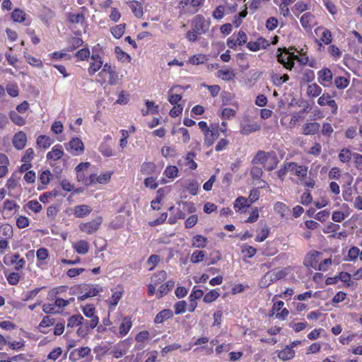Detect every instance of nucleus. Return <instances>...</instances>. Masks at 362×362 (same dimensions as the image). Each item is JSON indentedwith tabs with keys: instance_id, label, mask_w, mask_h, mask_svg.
<instances>
[{
	"instance_id": "f03ea898",
	"label": "nucleus",
	"mask_w": 362,
	"mask_h": 362,
	"mask_svg": "<svg viewBox=\"0 0 362 362\" xmlns=\"http://www.w3.org/2000/svg\"><path fill=\"white\" fill-rule=\"evenodd\" d=\"M220 132H223L217 123L210 125V129L204 133V144L206 146H211L214 141L219 137Z\"/></svg>"
},
{
	"instance_id": "dca6fc26",
	"label": "nucleus",
	"mask_w": 362,
	"mask_h": 362,
	"mask_svg": "<svg viewBox=\"0 0 362 362\" xmlns=\"http://www.w3.org/2000/svg\"><path fill=\"white\" fill-rule=\"evenodd\" d=\"M26 134L22 131L16 133L13 138V144L14 147L18 150L23 149L26 144Z\"/></svg>"
},
{
	"instance_id": "473e14b6",
	"label": "nucleus",
	"mask_w": 362,
	"mask_h": 362,
	"mask_svg": "<svg viewBox=\"0 0 362 362\" xmlns=\"http://www.w3.org/2000/svg\"><path fill=\"white\" fill-rule=\"evenodd\" d=\"M284 54L283 53L277 54L278 62L283 64L286 69L291 70L295 63L292 62V60L288 61V59H286V57L288 56V54H286V48H284Z\"/></svg>"
},
{
	"instance_id": "4c0bfd02",
	"label": "nucleus",
	"mask_w": 362,
	"mask_h": 362,
	"mask_svg": "<svg viewBox=\"0 0 362 362\" xmlns=\"http://www.w3.org/2000/svg\"><path fill=\"white\" fill-rule=\"evenodd\" d=\"M295 356V351L291 348L286 347L278 353V357L282 361H287L293 358Z\"/></svg>"
},
{
	"instance_id": "9d476101",
	"label": "nucleus",
	"mask_w": 362,
	"mask_h": 362,
	"mask_svg": "<svg viewBox=\"0 0 362 362\" xmlns=\"http://www.w3.org/2000/svg\"><path fill=\"white\" fill-rule=\"evenodd\" d=\"M66 150L74 156H80L84 152V145L78 137L71 139L67 144Z\"/></svg>"
},
{
	"instance_id": "603ef678",
	"label": "nucleus",
	"mask_w": 362,
	"mask_h": 362,
	"mask_svg": "<svg viewBox=\"0 0 362 362\" xmlns=\"http://www.w3.org/2000/svg\"><path fill=\"white\" fill-rule=\"evenodd\" d=\"M0 231L6 238H11L13 236V228L9 224H3L0 227Z\"/></svg>"
},
{
	"instance_id": "e2e57ef3",
	"label": "nucleus",
	"mask_w": 362,
	"mask_h": 362,
	"mask_svg": "<svg viewBox=\"0 0 362 362\" xmlns=\"http://www.w3.org/2000/svg\"><path fill=\"white\" fill-rule=\"evenodd\" d=\"M90 53L88 48H83L76 53V57L79 60L84 61L90 57Z\"/></svg>"
},
{
	"instance_id": "2f4dec72",
	"label": "nucleus",
	"mask_w": 362,
	"mask_h": 362,
	"mask_svg": "<svg viewBox=\"0 0 362 362\" xmlns=\"http://www.w3.org/2000/svg\"><path fill=\"white\" fill-rule=\"evenodd\" d=\"M208 60V57L205 54H198L190 57L187 62L192 65H199L205 63Z\"/></svg>"
},
{
	"instance_id": "20e7f679",
	"label": "nucleus",
	"mask_w": 362,
	"mask_h": 362,
	"mask_svg": "<svg viewBox=\"0 0 362 362\" xmlns=\"http://www.w3.org/2000/svg\"><path fill=\"white\" fill-rule=\"evenodd\" d=\"M261 125L249 117H245L240 122V132L243 134H250L259 131Z\"/></svg>"
},
{
	"instance_id": "6e6552de",
	"label": "nucleus",
	"mask_w": 362,
	"mask_h": 362,
	"mask_svg": "<svg viewBox=\"0 0 362 362\" xmlns=\"http://www.w3.org/2000/svg\"><path fill=\"white\" fill-rule=\"evenodd\" d=\"M130 345L131 344L128 339L119 341L112 348L110 354L115 358H120L127 354Z\"/></svg>"
},
{
	"instance_id": "1a4fd4ad",
	"label": "nucleus",
	"mask_w": 362,
	"mask_h": 362,
	"mask_svg": "<svg viewBox=\"0 0 362 362\" xmlns=\"http://www.w3.org/2000/svg\"><path fill=\"white\" fill-rule=\"evenodd\" d=\"M98 150L105 157H111L115 155L112 148V138L110 135L108 134L104 136L103 141L99 146Z\"/></svg>"
},
{
	"instance_id": "79ce46f5",
	"label": "nucleus",
	"mask_w": 362,
	"mask_h": 362,
	"mask_svg": "<svg viewBox=\"0 0 362 362\" xmlns=\"http://www.w3.org/2000/svg\"><path fill=\"white\" fill-rule=\"evenodd\" d=\"M178 173V168L176 166L168 165L164 170L163 174L168 178L174 179L177 177Z\"/></svg>"
},
{
	"instance_id": "8fccbe9b",
	"label": "nucleus",
	"mask_w": 362,
	"mask_h": 362,
	"mask_svg": "<svg viewBox=\"0 0 362 362\" xmlns=\"http://www.w3.org/2000/svg\"><path fill=\"white\" fill-rule=\"evenodd\" d=\"M82 312L83 315L88 318L97 316L95 315V308L93 306V305L91 304L86 305L84 307H83Z\"/></svg>"
},
{
	"instance_id": "338daca9",
	"label": "nucleus",
	"mask_w": 362,
	"mask_h": 362,
	"mask_svg": "<svg viewBox=\"0 0 362 362\" xmlns=\"http://www.w3.org/2000/svg\"><path fill=\"white\" fill-rule=\"evenodd\" d=\"M28 208L35 213H38L42 210V205L37 200H31L27 204Z\"/></svg>"
},
{
	"instance_id": "864d4df0",
	"label": "nucleus",
	"mask_w": 362,
	"mask_h": 362,
	"mask_svg": "<svg viewBox=\"0 0 362 362\" xmlns=\"http://www.w3.org/2000/svg\"><path fill=\"white\" fill-rule=\"evenodd\" d=\"M167 276V274L165 271H160L151 277V282L155 285L160 284L163 281Z\"/></svg>"
},
{
	"instance_id": "f257e3e1",
	"label": "nucleus",
	"mask_w": 362,
	"mask_h": 362,
	"mask_svg": "<svg viewBox=\"0 0 362 362\" xmlns=\"http://www.w3.org/2000/svg\"><path fill=\"white\" fill-rule=\"evenodd\" d=\"M89 166L90 163L86 162L80 163L75 168L78 182H81L86 186L93 185V179L95 178L94 176H92V174L88 177L86 175L85 170H86Z\"/></svg>"
},
{
	"instance_id": "a211bd4d",
	"label": "nucleus",
	"mask_w": 362,
	"mask_h": 362,
	"mask_svg": "<svg viewBox=\"0 0 362 362\" xmlns=\"http://www.w3.org/2000/svg\"><path fill=\"white\" fill-rule=\"evenodd\" d=\"M246 34L243 31L240 30L236 37H233L232 39L228 40V47L233 48L237 45H241L246 42Z\"/></svg>"
},
{
	"instance_id": "ddd939ff",
	"label": "nucleus",
	"mask_w": 362,
	"mask_h": 362,
	"mask_svg": "<svg viewBox=\"0 0 362 362\" xmlns=\"http://www.w3.org/2000/svg\"><path fill=\"white\" fill-rule=\"evenodd\" d=\"M90 58L91 62L88 69V72L90 76H93L101 69L103 66V61L101 57L98 53L92 54Z\"/></svg>"
},
{
	"instance_id": "09e8293b",
	"label": "nucleus",
	"mask_w": 362,
	"mask_h": 362,
	"mask_svg": "<svg viewBox=\"0 0 362 362\" xmlns=\"http://www.w3.org/2000/svg\"><path fill=\"white\" fill-rule=\"evenodd\" d=\"M68 287L66 286H60L52 288L48 293V299H54V298L59 293L66 292Z\"/></svg>"
},
{
	"instance_id": "393cba45",
	"label": "nucleus",
	"mask_w": 362,
	"mask_h": 362,
	"mask_svg": "<svg viewBox=\"0 0 362 362\" xmlns=\"http://www.w3.org/2000/svg\"><path fill=\"white\" fill-rule=\"evenodd\" d=\"M112 175V172H105L98 175L96 174H92L95 178L93 179V185L95 184H106L107 183Z\"/></svg>"
},
{
	"instance_id": "6ab92c4d",
	"label": "nucleus",
	"mask_w": 362,
	"mask_h": 362,
	"mask_svg": "<svg viewBox=\"0 0 362 362\" xmlns=\"http://www.w3.org/2000/svg\"><path fill=\"white\" fill-rule=\"evenodd\" d=\"M123 296L122 290L113 291L111 297L107 300L110 310H113Z\"/></svg>"
},
{
	"instance_id": "a878e982",
	"label": "nucleus",
	"mask_w": 362,
	"mask_h": 362,
	"mask_svg": "<svg viewBox=\"0 0 362 362\" xmlns=\"http://www.w3.org/2000/svg\"><path fill=\"white\" fill-rule=\"evenodd\" d=\"M173 316L172 310L169 309H165L158 313L154 319V322L156 324H160L164 322L165 320L170 318Z\"/></svg>"
},
{
	"instance_id": "9b49d317",
	"label": "nucleus",
	"mask_w": 362,
	"mask_h": 362,
	"mask_svg": "<svg viewBox=\"0 0 362 362\" xmlns=\"http://www.w3.org/2000/svg\"><path fill=\"white\" fill-rule=\"evenodd\" d=\"M132 327V322L129 317H125L123 318L119 327V332L116 333V327H112L110 328V329L115 333L117 337H123L126 336L129 332L130 331L131 328Z\"/></svg>"
},
{
	"instance_id": "39448f33",
	"label": "nucleus",
	"mask_w": 362,
	"mask_h": 362,
	"mask_svg": "<svg viewBox=\"0 0 362 362\" xmlns=\"http://www.w3.org/2000/svg\"><path fill=\"white\" fill-rule=\"evenodd\" d=\"M287 170H289L291 174L298 177V181L296 182L297 184H299L300 182H301L308 174V167L299 165L295 162H288Z\"/></svg>"
},
{
	"instance_id": "7c9ffc66",
	"label": "nucleus",
	"mask_w": 362,
	"mask_h": 362,
	"mask_svg": "<svg viewBox=\"0 0 362 362\" xmlns=\"http://www.w3.org/2000/svg\"><path fill=\"white\" fill-rule=\"evenodd\" d=\"M314 18H315L313 14H311L310 13L308 12V13H304L301 16L300 21L302 26L304 28L310 29L312 27V23L314 21Z\"/></svg>"
},
{
	"instance_id": "c03bdc74",
	"label": "nucleus",
	"mask_w": 362,
	"mask_h": 362,
	"mask_svg": "<svg viewBox=\"0 0 362 362\" xmlns=\"http://www.w3.org/2000/svg\"><path fill=\"white\" fill-rule=\"evenodd\" d=\"M25 13L21 9H15L12 12L11 18L12 19L18 23H22L25 20Z\"/></svg>"
},
{
	"instance_id": "72a5a7b5",
	"label": "nucleus",
	"mask_w": 362,
	"mask_h": 362,
	"mask_svg": "<svg viewBox=\"0 0 362 362\" xmlns=\"http://www.w3.org/2000/svg\"><path fill=\"white\" fill-rule=\"evenodd\" d=\"M52 143L53 141L51 139V138L46 135L39 136L37 139V146L44 149L48 148Z\"/></svg>"
},
{
	"instance_id": "0e129e2a",
	"label": "nucleus",
	"mask_w": 362,
	"mask_h": 362,
	"mask_svg": "<svg viewBox=\"0 0 362 362\" xmlns=\"http://www.w3.org/2000/svg\"><path fill=\"white\" fill-rule=\"evenodd\" d=\"M257 250L255 247L250 245H244L242 247V253L245 257H253Z\"/></svg>"
},
{
	"instance_id": "ea45409f",
	"label": "nucleus",
	"mask_w": 362,
	"mask_h": 362,
	"mask_svg": "<svg viewBox=\"0 0 362 362\" xmlns=\"http://www.w3.org/2000/svg\"><path fill=\"white\" fill-rule=\"evenodd\" d=\"M9 117L11 121L18 126H23L25 124V119L16 111H11Z\"/></svg>"
},
{
	"instance_id": "49530a36",
	"label": "nucleus",
	"mask_w": 362,
	"mask_h": 362,
	"mask_svg": "<svg viewBox=\"0 0 362 362\" xmlns=\"http://www.w3.org/2000/svg\"><path fill=\"white\" fill-rule=\"evenodd\" d=\"M353 153H351V151L348 148H343L341 150L339 154V160L343 163H347L350 161Z\"/></svg>"
},
{
	"instance_id": "cd10ccee",
	"label": "nucleus",
	"mask_w": 362,
	"mask_h": 362,
	"mask_svg": "<svg viewBox=\"0 0 362 362\" xmlns=\"http://www.w3.org/2000/svg\"><path fill=\"white\" fill-rule=\"evenodd\" d=\"M81 325H86V322H84L83 317L81 315H72L67 320V326L70 327H74Z\"/></svg>"
},
{
	"instance_id": "b1692460",
	"label": "nucleus",
	"mask_w": 362,
	"mask_h": 362,
	"mask_svg": "<svg viewBox=\"0 0 362 362\" xmlns=\"http://www.w3.org/2000/svg\"><path fill=\"white\" fill-rule=\"evenodd\" d=\"M11 264L14 265L16 270L19 271L24 268L25 265V260L21 258L20 255L14 254L11 257Z\"/></svg>"
},
{
	"instance_id": "a19ab883",
	"label": "nucleus",
	"mask_w": 362,
	"mask_h": 362,
	"mask_svg": "<svg viewBox=\"0 0 362 362\" xmlns=\"http://www.w3.org/2000/svg\"><path fill=\"white\" fill-rule=\"evenodd\" d=\"M250 204V203L249 202L248 199L240 197L235 200L234 203V208L238 211H241L248 207Z\"/></svg>"
},
{
	"instance_id": "37998d69",
	"label": "nucleus",
	"mask_w": 362,
	"mask_h": 362,
	"mask_svg": "<svg viewBox=\"0 0 362 362\" xmlns=\"http://www.w3.org/2000/svg\"><path fill=\"white\" fill-rule=\"evenodd\" d=\"M334 84L337 88L344 89L349 86V81L346 77L337 76L334 79Z\"/></svg>"
},
{
	"instance_id": "412c9836",
	"label": "nucleus",
	"mask_w": 362,
	"mask_h": 362,
	"mask_svg": "<svg viewBox=\"0 0 362 362\" xmlns=\"http://www.w3.org/2000/svg\"><path fill=\"white\" fill-rule=\"evenodd\" d=\"M129 6L132 11L134 16L138 18H141L144 15L143 6L141 3L138 1H131L128 3Z\"/></svg>"
},
{
	"instance_id": "0eeeda50",
	"label": "nucleus",
	"mask_w": 362,
	"mask_h": 362,
	"mask_svg": "<svg viewBox=\"0 0 362 362\" xmlns=\"http://www.w3.org/2000/svg\"><path fill=\"white\" fill-rule=\"evenodd\" d=\"M102 222L103 218L98 216L90 221L81 223L79 229L87 234H93L99 229Z\"/></svg>"
},
{
	"instance_id": "13d9d810",
	"label": "nucleus",
	"mask_w": 362,
	"mask_h": 362,
	"mask_svg": "<svg viewBox=\"0 0 362 362\" xmlns=\"http://www.w3.org/2000/svg\"><path fill=\"white\" fill-rule=\"evenodd\" d=\"M174 308L175 315H180L181 313H185L187 308L186 301L180 300L177 302L174 305Z\"/></svg>"
},
{
	"instance_id": "774afa93",
	"label": "nucleus",
	"mask_w": 362,
	"mask_h": 362,
	"mask_svg": "<svg viewBox=\"0 0 362 362\" xmlns=\"http://www.w3.org/2000/svg\"><path fill=\"white\" fill-rule=\"evenodd\" d=\"M30 221L29 219L23 216H20L17 218L16 225L18 228H25L29 226Z\"/></svg>"
},
{
	"instance_id": "f704fd0d",
	"label": "nucleus",
	"mask_w": 362,
	"mask_h": 362,
	"mask_svg": "<svg viewBox=\"0 0 362 362\" xmlns=\"http://www.w3.org/2000/svg\"><path fill=\"white\" fill-rule=\"evenodd\" d=\"M208 240L206 238L201 235H194L192 240V245L194 247L204 248L206 247Z\"/></svg>"
},
{
	"instance_id": "4be33fe9",
	"label": "nucleus",
	"mask_w": 362,
	"mask_h": 362,
	"mask_svg": "<svg viewBox=\"0 0 362 362\" xmlns=\"http://www.w3.org/2000/svg\"><path fill=\"white\" fill-rule=\"evenodd\" d=\"M92 209L85 204L78 205L74 207V215L78 218L85 217L90 214Z\"/></svg>"
},
{
	"instance_id": "e433bc0d",
	"label": "nucleus",
	"mask_w": 362,
	"mask_h": 362,
	"mask_svg": "<svg viewBox=\"0 0 362 362\" xmlns=\"http://www.w3.org/2000/svg\"><path fill=\"white\" fill-rule=\"evenodd\" d=\"M322 88L317 83H314L308 85L307 88V94L309 97L315 98L319 96L322 93Z\"/></svg>"
},
{
	"instance_id": "bb28decb",
	"label": "nucleus",
	"mask_w": 362,
	"mask_h": 362,
	"mask_svg": "<svg viewBox=\"0 0 362 362\" xmlns=\"http://www.w3.org/2000/svg\"><path fill=\"white\" fill-rule=\"evenodd\" d=\"M320 124L317 122L306 123L303 125V133L305 135L315 134L318 132Z\"/></svg>"
},
{
	"instance_id": "5701e85b",
	"label": "nucleus",
	"mask_w": 362,
	"mask_h": 362,
	"mask_svg": "<svg viewBox=\"0 0 362 362\" xmlns=\"http://www.w3.org/2000/svg\"><path fill=\"white\" fill-rule=\"evenodd\" d=\"M54 323V320L53 318L49 317V316H45L42 318V321L40 322L38 325V329L40 332L46 334L48 332L47 329L51 326H52Z\"/></svg>"
},
{
	"instance_id": "aec40b11",
	"label": "nucleus",
	"mask_w": 362,
	"mask_h": 362,
	"mask_svg": "<svg viewBox=\"0 0 362 362\" xmlns=\"http://www.w3.org/2000/svg\"><path fill=\"white\" fill-rule=\"evenodd\" d=\"M72 247L78 254L81 255H85L89 250L88 243L83 240L73 243Z\"/></svg>"
},
{
	"instance_id": "3c124183",
	"label": "nucleus",
	"mask_w": 362,
	"mask_h": 362,
	"mask_svg": "<svg viewBox=\"0 0 362 362\" xmlns=\"http://www.w3.org/2000/svg\"><path fill=\"white\" fill-rule=\"evenodd\" d=\"M195 155L194 153H189L185 157V165L191 170H195L197 164L194 161Z\"/></svg>"
},
{
	"instance_id": "6e6d98bb",
	"label": "nucleus",
	"mask_w": 362,
	"mask_h": 362,
	"mask_svg": "<svg viewBox=\"0 0 362 362\" xmlns=\"http://www.w3.org/2000/svg\"><path fill=\"white\" fill-rule=\"evenodd\" d=\"M219 296V293L216 289L211 290L204 296L205 303H211Z\"/></svg>"
},
{
	"instance_id": "58836bf2",
	"label": "nucleus",
	"mask_w": 362,
	"mask_h": 362,
	"mask_svg": "<svg viewBox=\"0 0 362 362\" xmlns=\"http://www.w3.org/2000/svg\"><path fill=\"white\" fill-rule=\"evenodd\" d=\"M125 28L126 25L124 23H122L111 28L110 32L116 39H119L123 35Z\"/></svg>"
},
{
	"instance_id": "c9c22d12",
	"label": "nucleus",
	"mask_w": 362,
	"mask_h": 362,
	"mask_svg": "<svg viewBox=\"0 0 362 362\" xmlns=\"http://www.w3.org/2000/svg\"><path fill=\"white\" fill-rule=\"evenodd\" d=\"M276 276L274 272H267L264 277L262 279L260 284L262 287H266L271 284L272 283L277 281Z\"/></svg>"
},
{
	"instance_id": "7ed1b4c3",
	"label": "nucleus",
	"mask_w": 362,
	"mask_h": 362,
	"mask_svg": "<svg viewBox=\"0 0 362 362\" xmlns=\"http://www.w3.org/2000/svg\"><path fill=\"white\" fill-rule=\"evenodd\" d=\"M102 291L101 286L98 284L83 285L81 288L78 299L84 300L88 298L96 296Z\"/></svg>"
},
{
	"instance_id": "4d7b16f0",
	"label": "nucleus",
	"mask_w": 362,
	"mask_h": 362,
	"mask_svg": "<svg viewBox=\"0 0 362 362\" xmlns=\"http://www.w3.org/2000/svg\"><path fill=\"white\" fill-rule=\"evenodd\" d=\"M36 256L38 261L41 263H44L49 256L48 250L46 248L41 247L36 252Z\"/></svg>"
},
{
	"instance_id": "69168bd1",
	"label": "nucleus",
	"mask_w": 362,
	"mask_h": 362,
	"mask_svg": "<svg viewBox=\"0 0 362 362\" xmlns=\"http://www.w3.org/2000/svg\"><path fill=\"white\" fill-rule=\"evenodd\" d=\"M115 54L117 55V59L122 62H129L131 59L130 56L126 52H123L122 49L119 47H115Z\"/></svg>"
},
{
	"instance_id": "f8f14e48",
	"label": "nucleus",
	"mask_w": 362,
	"mask_h": 362,
	"mask_svg": "<svg viewBox=\"0 0 362 362\" xmlns=\"http://www.w3.org/2000/svg\"><path fill=\"white\" fill-rule=\"evenodd\" d=\"M179 86H173L168 91V100L172 105H185L182 100V95L179 93Z\"/></svg>"
},
{
	"instance_id": "c85d7f7f",
	"label": "nucleus",
	"mask_w": 362,
	"mask_h": 362,
	"mask_svg": "<svg viewBox=\"0 0 362 362\" xmlns=\"http://www.w3.org/2000/svg\"><path fill=\"white\" fill-rule=\"evenodd\" d=\"M185 187L192 195H196L199 187V184L198 181L195 180H187L185 182Z\"/></svg>"
},
{
	"instance_id": "4468645a",
	"label": "nucleus",
	"mask_w": 362,
	"mask_h": 362,
	"mask_svg": "<svg viewBox=\"0 0 362 362\" xmlns=\"http://www.w3.org/2000/svg\"><path fill=\"white\" fill-rule=\"evenodd\" d=\"M64 154L63 146L60 144L54 146L51 151L47 153L46 158L49 161H57L62 158Z\"/></svg>"
},
{
	"instance_id": "a18cd8bd",
	"label": "nucleus",
	"mask_w": 362,
	"mask_h": 362,
	"mask_svg": "<svg viewBox=\"0 0 362 362\" xmlns=\"http://www.w3.org/2000/svg\"><path fill=\"white\" fill-rule=\"evenodd\" d=\"M205 257V252L202 250H196L194 251L190 257V261L192 263H199L203 261Z\"/></svg>"
},
{
	"instance_id": "2eb2a0df",
	"label": "nucleus",
	"mask_w": 362,
	"mask_h": 362,
	"mask_svg": "<svg viewBox=\"0 0 362 362\" xmlns=\"http://www.w3.org/2000/svg\"><path fill=\"white\" fill-rule=\"evenodd\" d=\"M318 75V82L324 86H329L332 83V73L330 69L325 68L319 71L317 73Z\"/></svg>"
},
{
	"instance_id": "423d86ee",
	"label": "nucleus",
	"mask_w": 362,
	"mask_h": 362,
	"mask_svg": "<svg viewBox=\"0 0 362 362\" xmlns=\"http://www.w3.org/2000/svg\"><path fill=\"white\" fill-rule=\"evenodd\" d=\"M210 20L201 15H197L192 21V27L199 35L207 32L210 27Z\"/></svg>"
},
{
	"instance_id": "bf43d9fd",
	"label": "nucleus",
	"mask_w": 362,
	"mask_h": 362,
	"mask_svg": "<svg viewBox=\"0 0 362 362\" xmlns=\"http://www.w3.org/2000/svg\"><path fill=\"white\" fill-rule=\"evenodd\" d=\"M51 177L52 173L48 170L42 171L39 176L40 181L42 185H47L49 182Z\"/></svg>"
},
{
	"instance_id": "f3484780",
	"label": "nucleus",
	"mask_w": 362,
	"mask_h": 362,
	"mask_svg": "<svg viewBox=\"0 0 362 362\" xmlns=\"http://www.w3.org/2000/svg\"><path fill=\"white\" fill-rule=\"evenodd\" d=\"M272 155H274V152H265L264 151H258L255 157L252 160V163L256 164H264Z\"/></svg>"
},
{
	"instance_id": "c756f323",
	"label": "nucleus",
	"mask_w": 362,
	"mask_h": 362,
	"mask_svg": "<svg viewBox=\"0 0 362 362\" xmlns=\"http://www.w3.org/2000/svg\"><path fill=\"white\" fill-rule=\"evenodd\" d=\"M175 282L173 280H169L164 284H162L158 288V298H160L166 295L173 288Z\"/></svg>"
},
{
	"instance_id": "de8ad7c7",
	"label": "nucleus",
	"mask_w": 362,
	"mask_h": 362,
	"mask_svg": "<svg viewBox=\"0 0 362 362\" xmlns=\"http://www.w3.org/2000/svg\"><path fill=\"white\" fill-rule=\"evenodd\" d=\"M156 169V165L152 162L144 163L141 167V171L146 175L152 174Z\"/></svg>"
},
{
	"instance_id": "5fc2aeb1",
	"label": "nucleus",
	"mask_w": 362,
	"mask_h": 362,
	"mask_svg": "<svg viewBox=\"0 0 362 362\" xmlns=\"http://www.w3.org/2000/svg\"><path fill=\"white\" fill-rule=\"evenodd\" d=\"M272 78L274 83L276 86H281L284 83L288 81L289 79V76L288 74H284L283 76H280L279 74H274Z\"/></svg>"
},
{
	"instance_id": "052dcab7",
	"label": "nucleus",
	"mask_w": 362,
	"mask_h": 362,
	"mask_svg": "<svg viewBox=\"0 0 362 362\" xmlns=\"http://www.w3.org/2000/svg\"><path fill=\"white\" fill-rule=\"evenodd\" d=\"M261 42L266 43V40L260 37L257 42H249L247 47L252 51H258L261 48Z\"/></svg>"
},
{
	"instance_id": "680f3d73",
	"label": "nucleus",
	"mask_w": 362,
	"mask_h": 362,
	"mask_svg": "<svg viewBox=\"0 0 362 362\" xmlns=\"http://www.w3.org/2000/svg\"><path fill=\"white\" fill-rule=\"evenodd\" d=\"M185 105H173V108L170 110L169 115L172 117H177L180 115L183 111Z\"/></svg>"
}]
</instances>
